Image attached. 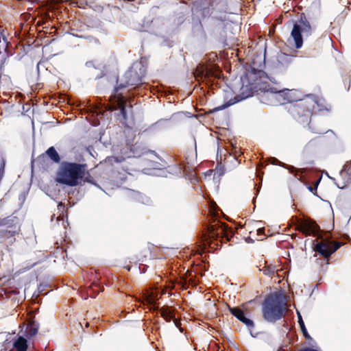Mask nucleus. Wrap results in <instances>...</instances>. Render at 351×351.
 Instances as JSON below:
<instances>
[{"instance_id": "f257e3e1", "label": "nucleus", "mask_w": 351, "mask_h": 351, "mask_svg": "<svg viewBox=\"0 0 351 351\" xmlns=\"http://www.w3.org/2000/svg\"><path fill=\"white\" fill-rule=\"evenodd\" d=\"M85 173V165L75 162H63L57 172L56 181L66 186H75L79 184Z\"/></svg>"}, {"instance_id": "f03ea898", "label": "nucleus", "mask_w": 351, "mask_h": 351, "mask_svg": "<svg viewBox=\"0 0 351 351\" xmlns=\"http://www.w3.org/2000/svg\"><path fill=\"white\" fill-rule=\"evenodd\" d=\"M286 308L285 295L280 292L272 293L263 304V317L269 322H274L281 319Z\"/></svg>"}, {"instance_id": "7ed1b4c3", "label": "nucleus", "mask_w": 351, "mask_h": 351, "mask_svg": "<svg viewBox=\"0 0 351 351\" xmlns=\"http://www.w3.org/2000/svg\"><path fill=\"white\" fill-rule=\"evenodd\" d=\"M298 91L294 89L277 90L276 88L267 90L262 97V101L269 105L276 106L298 101Z\"/></svg>"}, {"instance_id": "20e7f679", "label": "nucleus", "mask_w": 351, "mask_h": 351, "mask_svg": "<svg viewBox=\"0 0 351 351\" xmlns=\"http://www.w3.org/2000/svg\"><path fill=\"white\" fill-rule=\"evenodd\" d=\"M312 29L310 23H294L291 33V37L294 42L296 49L302 47V38L307 37L311 34Z\"/></svg>"}, {"instance_id": "39448f33", "label": "nucleus", "mask_w": 351, "mask_h": 351, "mask_svg": "<svg viewBox=\"0 0 351 351\" xmlns=\"http://www.w3.org/2000/svg\"><path fill=\"white\" fill-rule=\"evenodd\" d=\"M317 104L314 97H309L305 100H301L299 104L293 106L291 110V113L295 115L298 114L302 117L304 116L308 118L311 114V111L314 110L315 104ZM306 121H308L306 119Z\"/></svg>"}, {"instance_id": "423d86ee", "label": "nucleus", "mask_w": 351, "mask_h": 351, "mask_svg": "<svg viewBox=\"0 0 351 351\" xmlns=\"http://www.w3.org/2000/svg\"><path fill=\"white\" fill-rule=\"evenodd\" d=\"M298 230L306 234H315L319 231V226L315 221L306 219L298 225Z\"/></svg>"}, {"instance_id": "0eeeda50", "label": "nucleus", "mask_w": 351, "mask_h": 351, "mask_svg": "<svg viewBox=\"0 0 351 351\" xmlns=\"http://www.w3.org/2000/svg\"><path fill=\"white\" fill-rule=\"evenodd\" d=\"M315 250L323 256L328 258L332 254V242L328 240H324L316 244Z\"/></svg>"}, {"instance_id": "6e6552de", "label": "nucleus", "mask_w": 351, "mask_h": 351, "mask_svg": "<svg viewBox=\"0 0 351 351\" xmlns=\"http://www.w3.org/2000/svg\"><path fill=\"white\" fill-rule=\"evenodd\" d=\"M230 311L234 317L242 322L249 328V330H251V328L254 327V325L253 321L245 317L243 311L240 308L237 307L230 308Z\"/></svg>"}, {"instance_id": "1a4fd4ad", "label": "nucleus", "mask_w": 351, "mask_h": 351, "mask_svg": "<svg viewBox=\"0 0 351 351\" xmlns=\"http://www.w3.org/2000/svg\"><path fill=\"white\" fill-rule=\"evenodd\" d=\"M251 96V93H249L248 94L245 95H243L241 97H234V99H230L227 103H226L225 104L222 105V106H218L215 108L216 110H222L223 109H225L226 108H228L236 103H237L238 101H241L243 99H245Z\"/></svg>"}, {"instance_id": "9d476101", "label": "nucleus", "mask_w": 351, "mask_h": 351, "mask_svg": "<svg viewBox=\"0 0 351 351\" xmlns=\"http://www.w3.org/2000/svg\"><path fill=\"white\" fill-rule=\"evenodd\" d=\"M116 101L117 102L118 107L120 110V112L124 119H126V110H125V101L121 95H114Z\"/></svg>"}, {"instance_id": "9b49d317", "label": "nucleus", "mask_w": 351, "mask_h": 351, "mask_svg": "<svg viewBox=\"0 0 351 351\" xmlns=\"http://www.w3.org/2000/svg\"><path fill=\"white\" fill-rule=\"evenodd\" d=\"M27 340L24 337H19L14 343V347L17 351H27Z\"/></svg>"}, {"instance_id": "f8f14e48", "label": "nucleus", "mask_w": 351, "mask_h": 351, "mask_svg": "<svg viewBox=\"0 0 351 351\" xmlns=\"http://www.w3.org/2000/svg\"><path fill=\"white\" fill-rule=\"evenodd\" d=\"M193 74L195 77L202 78L204 77H208L210 75V71L205 68L203 65H199L197 67Z\"/></svg>"}, {"instance_id": "ddd939ff", "label": "nucleus", "mask_w": 351, "mask_h": 351, "mask_svg": "<svg viewBox=\"0 0 351 351\" xmlns=\"http://www.w3.org/2000/svg\"><path fill=\"white\" fill-rule=\"evenodd\" d=\"M46 154L55 162L56 163H58L60 162V156L58 154V153L57 152V151L56 150V149L53 147H49L47 151H46Z\"/></svg>"}, {"instance_id": "4468645a", "label": "nucleus", "mask_w": 351, "mask_h": 351, "mask_svg": "<svg viewBox=\"0 0 351 351\" xmlns=\"http://www.w3.org/2000/svg\"><path fill=\"white\" fill-rule=\"evenodd\" d=\"M144 300L147 303L154 305L156 301L158 300V294L156 292L152 291L144 294Z\"/></svg>"}, {"instance_id": "2eb2a0df", "label": "nucleus", "mask_w": 351, "mask_h": 351, "mask_svg": "<svg viewBox=\"0 0 351 351\" xmlns=\"http://www.w3.org/2000/svg\"><path fill=\"white\" fill-rule=\"evenodd\" d=\"M38 330V326L35 323L29 324L27 327L26 332L29 338H32L34 337Z\"/></svg>"}, {"instance_id": "dca6fc26", "label": "nucleus", "mask_w": 351, "mask_h": 351, "mask_svg": "<svg viewBox=\"0 0 351 351\" xmlns=\"http://www.w3.org/2000/svg\"><path fill=\"white\" fill-rule=\"evenodd\" d=\"M298 322H299L300 328H301L304 335L305 336L306 338H311L306 331V329L305 328V325L302 320V316L300 315V313H298Z\"/></svg>"}, {"instance_id": "f3484780", "label": "nucleus", "mask_w": 351, "mask_h": 351, "mask_svg": "<svg viewBox=\"0 0 351 351\" xmlns=\"http://www.w3.org/2000/svg\"><path fill=\"white\" fill-rule=\"evenodd\" d=\"M162 315L164 317V319L167 322H169L172 319L171 313L166 310L162 312Z\"/></svg>"}, {"instance_id": "a211bd4d", "label": "nucleus", "mask_w": 351, "mask_h": 351, "mask_svg": "<svg viewBox=\"0 0 351 351\" xmlns=\"http://www.w3.org/2000/svg\"><path fill=\"white\" fill-rule=\"evenodd\" d=\"M341 244V243H332V253L335 252L336 250H337L340 247Z\"/></svg>"}, {"instance_id": "6ab92c4d", "label": "nucleus", "mask_w": 351, "mask_h": 351, "mask_svg": "<svg viewBox=\"0 0 351 351\" xmlns=\"http://www.w3.org/2000/svg\"><path fill=\"white\" fill-rule=\"evenodd\" d=\"M320 182V179L318 180L316 182H315V186L314 187H312L311 186H308V189L312 192V193H314V191H315L317 190V186L319 184Z\"/></svg>"}, {"instance_id": "aec40b11", "label": "nucleus", "mask_w": 351, "mask_h": 351, "mask_svg": "<svg viewBox=\"0 0 351 351\" xmlns=\"http://www.w3.org/2000/svg\"><path fill=\"white\" fill-rule=\"evenodd\" d=\"M108 160L110 162H119L121 161V160H119L116 157H111V158H108Z\"/></svg>"}, {"instance_id": "412c9836", "label": "nucleus", "mask_w": 351, "mask_h": 351, "mask_svg": "<svg viewBox=\"0 0 351 351\" xmlns=\"http://www.w3.org/2000/svg\"><path fill=\"white\" fill-rule=\"evenodd\" d=\"M139 82H140L139 78H137L136 82H128V84L133 86V85L137 84Z\"/></svg>"}, {"instance_id": "4be33fe9", "label": "nucleus", "mask_w": 351, "mask_h": 351, "mask_svg": "<svg viewBox=\"0 0 351 351\" xmlns=\"http://www.w3.org/2000/svg\"><path fill=\"white\" fill-rule=\"evenodd\" d=\"M131 74H132V71H129V72L127 73V75H131Z\"/></svg>"}]
</instances>
